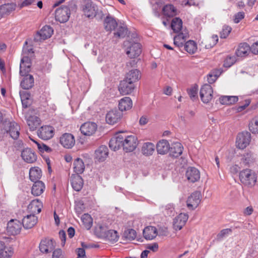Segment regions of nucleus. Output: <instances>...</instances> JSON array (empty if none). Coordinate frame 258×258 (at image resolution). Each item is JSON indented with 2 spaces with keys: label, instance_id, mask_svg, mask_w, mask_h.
Returning a JSON list of instances; mask_svg holds the SVG:
<instances>
[{
  "label": "nucleus",
  "instance_id": "32",
  "mask_svg": "<svg viewBox=\"0 0 258 258\" xmlns=\"http://www.w3.org/2000/svg\"><path fill=\"white\" fill-rule=\"evenodd\" d=\"M133 106V102L129 97H124L121 98L118 103L119 109L121 111L130 110Z\"/></svg>",
  "mask_w": 258,
  "mask_h": 258
},
{
  "label": "nucleus",
  "instance_id": "23",
  "mask_svg": "<svg viewBox=\"0 0 258 258\" xmlns=\"http://www.w3.org/2000/svg\"><path fill=\"white\" fill-rule=\"evenodd\" d=\"M162 13L166 18H173L178 14V11L173 5L168 4L162 8Z\"/></svg>",
  "mask_w": 258,
  "mask_h": 258
},
{
  "label": "nucleus",
  "instance_id": "30",
  "mask_svg": "<svg viewBox=\"0 0 258 258\" xmlns=\"http://www.w3.org/2000/svg\"><path fill=\"white\" fill-rule=\"evenodd\" d=\"M43 204L38 199L32 200L28 206V211L33 214H38L41 211Z\"/></svg>",
  "mask_w": 258,
  "mask_h": 258
},
{
  "label": "nucleus",
  "instance_id": "7",
  "mask_svg": "<svg viewBox=\"0 0 258 258\" xmlns=\"http://www.w3.org/2000/svg\"><path fill=\"white\" fill-rule=\"evenodd\" d=\"M213 91L210 85L206 84L201 87L200 96L202 102L204 103H209L213 98Z\"/></svg>",
  "mask_w": 258,
  "mask_h": 258
},
{
  "label": "nucleus",
  "instance_id": "40",
  "mask_svg": "<svg viewBox=\"0 0 258 258\" xmlns=\"http://www.w3.org/2000/svg\"><path fill=\"white\" fill-rule=\"evenodd\" d=\"M24 76L25 77L21 82V86L24 89L28 90L34 85V78L32 75L29 74Z\"/></svg>",
  "mask_w": 258,
  "mask_h": 258
},
{
  "label": "nucleus",
  "instance_id": "20",
  "mask_svg": "<svg viewBox=\"0 0 258 258\" xmlns=\"http://www.w3.org/2000/svg\"><path fill=\"white\" fill-rule=\"evenodd\" d=\"M123 135L116 134L115 136L110 139L109 144V147L114 151L118 150L121 147L123 148Z\"/></svg>",
  "mask_w": 258,
  "mask_h": 258
},
{
  "label": "nucleus",
  "instance_id": "50",
  "mask_svg": "<svg viewBox=\"0 0 258 258\" xmlns=\"http://www.w3.org/2000/svg\"><path fill=\"white\" fill-rule=\"evenodd\" d=\"M22 106L24 108H27L30 105V94L27 92H20Z\"/></svg>",
  "mask_w": 258,
  "mask_h": 258
},
{
  "label": "nucleus",
  "instance_id": "25",
  "mask_svg": "<svg viewBox=\"0 0 258 258\" xmlns=\"http://www.w3.org/2000/svg\"><path fill=\"white\" fill-rule=\"evenodd\" d=\"M170 144L166 140L162 139L160 140L156 145V150L158 154L161 155L166 154L170 151Z\"/></svg>",
  "mask_w": 258,
  "mask_h": 258
},
{
  "label": "nucleus",
  "instance_id": "64",
  "mask_svg": "<svg viewBox=\"0 0 258 258\" xmlns=\"http://www.w3.org/2000/svg\"><path fill=\"white\" fill-rule=\"evenodd\" d=\"M251 51L254 54H258V41L253 43L251 46Z\"/></svg>",
  "mask_w": 258,
  "mask_h": 258
},
{
  "label": "nucleus",
  "instance_id": "52",
  "mask_svg": "<svg viewBox=\"0 0 258 258\" xmlns=\"http://www.w3.org/2000/svg\"><path fill=\"white\" fill-rule=\"evenodd\" d=\"M81 221L86 229L89 230L91 228L93 224V219L89 214H83L81 217Z\"/></svg>",
  "mask_w": 258,
  "mask_h": 258
},
{
  "label": "nucleus",
  "instance_id": "19",
  "mask_svg": "<svg viewBox=\"0 0 258 258\" xmlns=\"http://www.w3.org/2000/svg\"><path fill=\"white\" fill-rule=\"evenodd\" d=\"M60 143L64 148H72L75 144V140L73 135L65 133L60 138Z\"/></svg>",
  "mask_w": 258,
  "mask_h": 258
},
{
  "label": "nucleus",
  "instance_id": "38",
  "mask_svg": "<svg viewBox=\"0 0 258 258\" xmlns=\"http://www.w3.org/2000/svg\"><path fill=\"white\" fill-rule=\"evenodd\" d=\"M103 239H105L111 243H114L118 241L119 235L117 231L114 230H108L107 232L105 233V235L103 237Z\"/></svg>",
  "mask_w": 258,
  "mask_h": 258
},
{
  "label": "nucleus",
  "instance_id": "24",
  "mask_svg": "<svg viewBox=\"0 0 258 258\" xmlns=\"http://www.w3.org/2000/svg\"><path fill=\"white\" fill-rule=\"evenodd\" d=\"M20 126L15 122H11L9 123L8 129L7 132L9 134L10 137L14 140H17L20 135Z\"/></svg>",
  "mask_w": 258,
  "mask_h": 258
},
{
  "label": "nucleus",
  "instance_id": "42",
  "mask_svg": "<svg viewBox=\"0 0 258 258\" xmlns=\"http://www.w3.org/2000/svg\"><path fill=\"white\" fill-rule=\"evenodd\" d=\"M15 9V5L14 4H7L0 6V19L5 15L10 14Z\"/></svg>",
  "mask_w": 258,
  "mask_h": 258
},
{
  "label": "nucleus",
  "instance_id": "55",
  "mask_svg": "<svg viewBox=\"0 0 258 258\" xmlns=\"http://www.w3.org/2000/svg\"><path fill=\"white\" fill-rule=\"evenodd\" d=\"M242 161L245 165H249L254 161V158L251 153H247L243 155Z\"/></svg>",
  "mask_w": 258,
  "mask_h": 258
},
{
  "label": "nucleus",
  "instance_id": "58",
  "mask_svg": "<svg viewBox=\"0 0 258 258\" xmlns=\"http://www.w3.org/2000/svg\"><path fill=\"white\" fill-rule=\"evenodd\" d=\"M31 140L37 145V148L40 150V152L46 151L48 152L51 151V149L46 145L44 144H41L37 142V141H35L34 140Z\"/></svg>",
  "mask_w": 258,
  "mask_h": 258
},
{
  "label": "nucleus",
  "instance_id": "45",
  "mask_svg": "<svg viewBox=\"0 0 258 258\" xmlns=\"http://www.w3.org/2000/svg\"><path fill=\"white\" fill-rule=\"evenodd\" d=\"M27 122L30 130L34 131L40 124V119L36 116H29L27 119Z\"/></svg>",
  "mask_w": 258,
  "mask_h": 258
},
{
  "label": "nucleus",
  "instance_id": "63",
  "mask_svg": "<svg viewBox=\"0 0 258 258\" xmlns=\"http://www.w3.org/2000/svg\"><path fill=\"white\" fill-rule=\"evenodd\" d=\"M78 257L79 258H86L85 251L83 248H79L77 249Z\"/></svg>",
  "mask_w": 258,
  "mask_h": 258
},
{
  "label": "nucleus",
  "instance_id": "3",
  "mask_svg": "<svg viewBox=\"0 0 258 258\" xmlns=\"http://www.w3.org/2000/svg\"><path fill=\"white\" fill-rule=\"evenodd\" d=\"M138 145V140L134 135L126 136L123 135V150L125 152L134 151Z\"/></svg>",
  "mask_w": 258,
  "mask_h": 258
},
{
  "label": "nucleus",
  "instance_id": "11",
  "mask_svg": "<svg viewBox=\"0 0 258 258\" xmlns=\"http://www.w3.org/2000/svg\"><path fill=\"white\" fill-rule=\"evenodd\" d=\"M174 37V44L176 46L180 47H182L187 39L189 38L188 31L186 28L182 30L181 31L176 33Z\"/></svg>",
  "mask_w": 258,
  "mask_h": 258
},
{
  "label": "nucleus",
  "instance_id": "6",
  "mask_svg": "<svg viewBox=\"0 0 258 258\" xmlns=\"http://www.w3.org/2000/svg\"><path fill=\"white\" fill-rule=\"evenodd\" d=\"M250 139V134L247 132L238 134L236 141L237 147L240 149L245 148L249 144Z\"/></svg>",
  "mask_w": 258,
  "mask_h": 258
},
{
  "label": "nucleus",
  "instance_id": "44",
  "mask_svg": "<svg viewBox=\"0 0 258 258\" xmlns=\"http://www.w3.org/2000/svg\"><path fill=\"white\" fill-rule=\"evenodd\" d=\"M238 100L237 96H222L219 98V102L222 105H232Z\"/></svg>",
  "mask_w": 258,
  "mask_h": 258
},
{
  "label": "nucleus",
  "instance_id": "43",
  "mask_svg": "<svg viewBox=\"0 0 258 258\" xmlns=\"http://www.w3.org/2000/svg\"><path fill=\"white\" fill-rule=\"evenodd\" d=\"M74 171L79 175L82 173L85 170V165L83 160L80 158H77L74 162Z\"/></svg>",
  "mask_w": 258,
  "mask_h": 258
},
{
  "label": "nucleus",
  "instance_id": "34",
  "mask_svg": "<svg viewBox=\"0 0 258 258\" xmlns=\"http://www.w3.org/2000/svg\"><path fill=\"white\" fill-rule=\"evenodd\" d=\"M53 33L52 28L47 25H45L38 32L37 34L40 37V39L45 40L50 38Z\"/></svg>",
  "mask_w": 258,
  "mask_h": 258
},
{
  "label": "nucleus",
  "instance_id": "29",
  "mask_svg": "<svg viewBox=\"0 0 258 258\" xmlns=\"http://www.w3.org/2000/svg\"><path fill=\"white\" fill-rule=\"evenodd\" d=\"M71 185L76 191H80L83 187L84 182L82 177L78 174H73L71 176Z\"/></svg>",
  "mask_w": 258,
  "mask_h": 258
},
{
  "label": "nucleus",
  "instance_id": "36",
  "mask_svg": "<svg viewBox=\"0 0 258 258\" xmlns=\"http://www.w3.org/2000/svg\"><path fill=\"white\" fill-rule=\"evenodd\" d=\"M141 77L140 71L137 69L132 70L126 75L125 79L130 82L134 83L138 81Z\"/></svg>",
  "mask_w": 258,
  "mask_h": 258
},
{
  "label": "nucleus",
  "instance_id": "17",
  "mask_svg": "<svg viewBox=\"0 0 258 258\" xmlns=\"http://www.w3.org/2000/svg\"><path fill=\"white\" fill-rule=\"evenodd\" d=\"M188 219L186 213H180L176 216L173 221V228L176 230H180L185 225Z\"/></svg>",
  "mask_w": 258,
  "mask_h": 258
},
{
  "label": "nucleus",
  "instance_id": "8",
  "mask_svg": "<svg viewBox=\"0 0 258 258\" xmlns=\"http://www.w3.org/2000/svg\"><path fill=\"white\" fill-rule=\"evenodd\" d=\"M201 194L200 192L196 191L190 195L186 201L187 208L189 210H194L197 208L201 201Z\"/></svg>",
  "mask_w": 258,
  "mask_h": 258
},
{
  "label": "nucleus",
  "instance_id": "1",
  "mask_svg": "<svg viewBox=\"0 0 258 258\" xmlns=\"http://www.w3.org/2000/svg\"><path fill=\"white\" fill-rule=\"evenodd\" d=\"M239 178L241 184L248 188H252L257 182V175L255 172L248 168L240 171Z\"/></svg>",
  "mask_w": 258,
  "mask_h": 258
},
{
  "label": "nucleus",
  "instance_id": "37",
  "mask_svg": "<svg viewBox=\"0 0 258 258\" xmlns=\"http://www.w3.org/2000/svg\"><path fill=\"white\" fill-rule=\"evenodd\" d=\"M155 151V145L151 142H146L143 144L141 152L142 153L146 156H149L152 155Z\"/></svg>",
  "mask_w": 258,
  "mask_h": 258
},
{
  "label": "nucleus",
  "instance_id": "5",
  "mask_svg": "<svg viewBox=\"0 0 258 258\" xmlns=\"http://www.w3.org/2000/svg\"><path fill=\"white\" fill-rule=\"evenodd\" d=\"M70 16V10L68 6H63L57 9L55 11V19L60 23H65Z\"/></svg>",
  "mask_w": 258,
  "mask_h": 258
},
{
  "label": "nucleus",
  "instance_id": "61",
  "mask_svg": "<svg viewBox=\"0 0 258 258\" xmlns=\"http://www.w3.org/2000/svg\"><path fill=\"white\" fill-rule=\"evenodd\" d=\"M52 258H64L62 250L59 248L54 250L52 253Z\"/></svg>",
  "mask_w": 258,
  "mask_h": 258
},
{
  "label": "nucleus",
  "instance_id": "27",
  "mask_svg": "<svg viewBox=\"0 0 258 258\" xmlns=\"http://www.w3.org/2000/svg\"><path fill=\"white\" fill-rule=\"evenodd\" d=\"M37 221V217L34 214H31L24 217L22 224L25 229H31L36 224Z\"/></svg>",
  "mask_w": 258,
  "mask_h": 258
},
{
  "label": "nucleus",
  "instance_id": "47",
  "mask_svg": "<svg viewBox=\"0 0 258 258\" xmlns=\"http://www.w3.org/2000/svg\"><path fill=\"white\" fill-rule=\"evenodd\" d=\"M108 228L106 226L101 224H98L95 228L94 233L95 235L101 238H103L107 232Z\"/></svg>",
  "mask_w": 258,
  "mask_h": 258
},
{
  "label": "nucleus",
  "instance_id": "9",
  "mask_svg": "<svg viewBox=\"0 0 258 258\" xmlns=\"http://www.w3.org/2000/svg\"><path fill=\"white\" fill-rule=\"evenodd\" d=\"M84 15L88 18H93L96 15V10L95 5L90 0L85 1L82 7Z\"/></svg>",
  "mask_w": 258,
  "mask_h": 258
},
{
  "label": "nucleus",
  "instance_id": "14",
  "mask_svg": "<svg viewBox=\"0 0 258 258\" xmlns=\"http://www.w3.org/2000/svg\"><path fill=\"white\" fill-rule=\"evenodd\" d=\"M23 160L28 163H33L37 160L36 154L30 148H25L21 152Z\"/></svg>",
  "mask_w": 258,
  "mask_h": 258
},
{
  "label": "nucleus",
  "instance_id": "56",
  "mask_svg": "<svg viewBox=\"0 0 258 258\" xmlns=\"http://www.w3.org/2000/svg\"><path fill=\"white\" fill-rule=\"evenodd\" d=\"M231 30L232 28L231 27L227 25L224 26L220 33V37L221 38H227L231 32Z\"/></svg>",
  "mask_w": 258,
  "mask_h": 258
},
{
  "label": "nucleus",
  "instance_id": "48",
  "mask_svg": "<svg viewBox=\"0 0 258 258\" xmlns=\"http://www.w3.org/2000/svg\"><path fill=\"white\" fill-rule=\"evenodd\" d=\"M184 49L189 54H194L198 49L197 43L193 40H188L185 43Z\"/></svg>",
  "mask_w": 258,
  "mask_h": 258
},
{
  "label": "nucleus",
  "instance_id": "54",
  "mask_svg": "<svg viewBox=\"0 0 258 258\" xmlns=\"http://www.w3.org/2000/svg\"><path fill=\"white\" fill-rule=\"evenodd\" d=\"M198 87L197 85L191 87L190 88L187 89V92L190 97V99L193 101L198 98Z\"/></svg>",
  "mask_w": 258,
  "mask_h": 258
},
{
  "label": "nucleus",
  "instance_id": "57",
  "mask_svg": "<svg viewBox=\"0 0 258 258\" xmlns=\"http://www.w3.org/2000/svg\"><path fill=\"white\" fill-rule=\"evenodd\" d=\"M137 233L136 231L133 229H128L126 232L125 233V236L126 239L132 240L135 239L136 237Z\"/></svg>",
  "mask_w": 258,
  "mask_h": 258
},
{
  "label": "nucleus",
  "instance_id": "53",
  "mask_svg": "<svg viewBox=\"0 0 258 258\" xmlns=\"http://www.w3.org/2000/svg\"><path fill=\"white\" fill-rule=\"evenodd\" d=\"M128 30L124 26H119L116 31L114 33V36L117 38H124L127 34Z\"/></svg>",
  "mask_w": 258,
  "mask_h": 258
},
{
  "label": "nucleus",
  "instance_id": "12",
  "mask_svg": "<svg viewBox=\"0 0 258 258\" xmlns=\"http://www.w3.org/2000/svg\"><path fill=\"white\" fill-rule=\"evenodd\" d=\"M135 89L134 84L127 81L125 79L121 81L118 86V90L122 95L131 94Z\"/></svg>",
  "mask_w": 258,
  "mask_h": 258
},
{
  "label": "nucleus",
  "instance_id": "26",
  "mask_svg": "<svg viewBox=\"0 0 258 258\" xmlns=\"http://www.w3.org/2000/svg\"><path fill=\"white\" fill-rule=\"evenodd\" d=\"M108 155V149L106 146H101L95 151V159L99 162L104 161Z\"/></svg>",
  "mask_w": 258,
  "mask_h": 258
},
{
  "label": "nucleus",
  "instance_id": "60",
  "mask_svg": "<svg viewBox=\"0 0 258 258\" xmlns=\"http://www.w3.org/2000/svg\"><path fill=\"white\" fill-rule=\"evenodd\" d=\"M232 232V230L230 228H226L222 230L217 235V237L218 239H221L225 236L228 235Z\"/></svg>",
  "mask_w": 258,
  "mask_h": 258
},
{
  "label": "nucleus",
  "instance_id": "33",
  "mask_svg": "<svg viewBox=\"0 0 258 258\" xmlns=\"http://www.w3.org/2000/svg\"><path fill=\"white\" fill-rule=\"evenodd\" d=\"M183 147L179 142L174 143L172 144L170 149V155L174 157H178L180 156L183 152Z\"/></svg>",
  "mask_w": 258,
  "mask_h": 258
},
{
  "label": "nucleus",
  "instance_id": "51",
  "mask_svg": "<svg viewBox=\"0 0 258 258\" xmlns=\"http://www.w3.org/2000/svg\"><path fill=\"white\" fill-rule=\"evenodd\" d=\"M248 128L252 134H258V115L254 116L249 121Z\"/></svg>",
  "mask_w": 258,
  "mask_h": 258
},
{
  "label": "nucleus",
  "instance_id": "39",
  "mask_svg": "<svg viewBox=\"0 0 258 258\" xmlns=\"http://www.w3.org/2000/svg\"><path fill=\"white\" fill-rule=\"evenodd\" d=\"M104 25L106 31H111L117 26V23L114 18L107 16L104 20Z\"/></svg>",
  "mask_w": 258,
  "mask_h": 258
},
{
  "label": "nucleus",
  "instance_id": "28",
  "mask_svg": "<svg viewBox=\"0 0 258 258\" xmlns=\"http://www.w3.org/2000/svg\"><path fill=\"white\" fill-rule=\"evenodd\" d=\"M251 51V46L245 42L241 43L236 51L237 56L244 57L247 56Z\"/></svg>",
  "mask_w": 258,
  "mask_h": 258
},
{
  "label": "nucleus",
  "instance_id": "59",
  "mask_svg": "<svg viewBox=\"0 0 258 258\" xmlns=\"http://www.w3.org/2000/svg\"><path fill=\"white\" fill-rule=\"evenodd\" d=\"M245 17V13L243 12H239L236 13L233 16V22L237 24Z\"/></svg>",
  "mask_w": 258,
  "mask_h": 258
},
{
  "label": "nucleus",
  "instance_id": "16",
  "mask_svg": "<svg viewBox=\"0 0 258 258\" xmlns=\"http://www.w3.org/2000/svg\"><path fill=\"white\" fill-rule=\"evenodd\" d=\"M122 116L121 113L117 110H112L108 112L106 115V121L107 123L113 125L117 123Z\"/></svg>",
  "mask_w": 258,
  "mask_h": 258
},
{
  "label": "nucleus",
  "instance_id": "21",
  "mask_svg": "<svg viewBox=\"0 0 258 258\" xmlns=\"http://www.w3.org/2000/svg\"><path fill=\"white\" fill-rule=\"evenodd\" d=\"M31 66V58L27 56H23L20 65V74L21 76H25L30 71Z\"/></svg>",
  "mask_w": 258,
  "mask_h": 258
},
{
  "label": "nucleus",
  "instance_id": "18",
  "mask_svg": "<svg viewBox=\"0 0 258 258\" xmlns=\"http://www.w3.org/2000/svg\"><path fill=\"white\" fill-rule=\"evenodd\" d=\"M97 125L93 122H87L83 124L81 127V133L85 136H92L96 131Z\"/></svg>",
  "mask_w": 258,
  "mask_h": 258
},
{
  "label": "nucleus",
  "instance_id": "35",
  "mask_svg": "<svg viewBox=\"0 0 258 258\" xmlns=\"http://www.w3.org/2000/svg\"><path fill=\"white\" fill-rule=\"evenodd\" d=\"M45 188V185L41 181H35L31 189L32 194L35 196H39L43 192Z\"/></svg>",
  "mask_w": 258,
  "mask_h": 258
},
{
  "label": "nucleus",
  "instance_id": "41",
  "mask_svg": "<svg viewBox=\"0 0 258 258\" xmlns=\"http://www.w3.org/2000/svg\"><path fill=\"white\" fill-rule=\"evenodd\" d=\"M182 21L178 17L174 18L171 22V28L174 33H178L184 29L182 27Z\"/></svg>",
  "mask_w": 258,
  "mask_h": 258
},
{
  "label": "nucleus",
  "instance_id": "10",
  "mask_svg": "<svg viewBox=\"0 0 258 258\" xmlns=\"http://www.w3.org/2000/svg\"><path fill=\"white\" fill-rule=\"evenodd\" d=\"M55 242L52 239L44 238L39 244V249L42 253H47L53 250Z\"/></svg>",
  "mask_w": 258,
  "mask_h": 258
},
{
  "label": "nucleus",
  "instance_id": "31",
  "mask_svg": "<svg viewBox=\"0 0 258 258\" xmlns=\"http://www.w3.org/2000/svg\"><path fill=\"white\" fill-rule=\"evenodd\" d=\"M143 236L146 240L154 239L158 234L157 228L154 226H149L146 227L143 232Z\"/></svg>",
  "mask_w": 258,
  "mask_h": 258
},
{
  "label": "nucleus",
  "instance_id": "2",
  "mask_svg": "<svg viewBox=\"0 0 258 258\" xmlns=\"http://www.w3.org/2000/svg\"><path fill=\"white\" fill-rule=\"evenodd\" d=\"M138 38L133 42L130 41L124 42V45L127 46L126 53L131 58H135L139 56L142 52L141 45L140 43L136 42Z\"/></svg>",
  "mask_w": 258,
  "mask_h": 258
},
{
  "label": "nucleus",
  "instance_id": "22",
  "mask_svg": "<svg viewBox=\"0 0 258 258\" xmlns=\"http://www.w3.org/2000/svg\"><path fill=\"white\" fill-rule=\"evenodd\" d=\"M185 175L188 181L192 183L198 181L200 178L199 170L193 167H189L187 169Z\"/></svg>",
  "mask_w": 258,
  "mask_h": 258
},
{
  "label": "nucleus",
  "instance_id": "46",
  "mask_svg": "<svg viewBox=\"0 0 258 258\" xmlns=\"http://www.w3.org/2000/svg\"><path fill=\"white\" fill-rule=\"evenodd\" d=\"M42 172L39 167H32L29 170V177L31 181L35 182L40 178Z\"/></svg>",
  "mask_w": 258,
  "mask_h": 258
},
{
  "label": "nucleus",
  "instance_id": "62",
  "mask_svg": "<svg viewBox=\"0 0 258 258\" xmlns=\"http://www.w3.org/2000/svg\"><path fill=\"white\" fill-rule=\"evenodd\" d=\"M250 103V100L249 99L245 100V103L243 105L239 106L236 107L237 112H241L244 110Z\"/></svg>",
  "mask_w": 258,
  "mask_h": 258
},
{
  "label": "nucleus",
  "instance_id": "4",
  "mask_svg": "<svg viewBox=\"0 0 258 258\" xmlns=\"http://www.w3.org/2000/svg\"><path fill=\"white\" fill-rule=\"evenodd\" d=\"M55 134L54 128L51 125H43L37 131L38 136L43 140H48L52 138Z\"/></svg>",
  "mask_w": 258,
  "mask_h": 258
},
{
  "label": "nucleus",
  "instance_id": "15",
  "mask_svg": "<svg viewBox=\"0 0 258 258\" xmlns=\"http://www.w3.org/2000/svg\"><path fill=\"white\" fill-rule=\"evenodd\" d=\"M14 254L13 246L7 245L4 241H0V258H12Z\"/></svg>",
  "mask_w": 258,
  "mask_h": 258
},
{
  "label": "nucleus",
  "instance_id": "13",
  "mask_svg": "<svg viewBox=\"0 0 258 258\" xmlns=\"http://www.w3.org/2000/svg\"><path fill=\"white\" fill-rule=\"evenodd\" d=\"M22 228L21 222L17 219H12L7 224V231L12 235L19 234Z\"/></svg>",
  "mask_w": 258,
  "mask_h": 258
},
{
  "label": "nucleus",
  "instance_id": "49",
  "mask_svg": "<svg viewBox=\"0 0 258 258\" xmlns=\"http://www.w3.org/2000/svg\"><path fill=\"white\" fill-rule=\"evenodd\" d=\"M34 51L33 46L32 45H28L27 42L26 41L23 48V56H27L28 58H32L34 55Z\"/></svg>",
  "mask_w": 258,
  "mask_h": 258
}]
</instances>
